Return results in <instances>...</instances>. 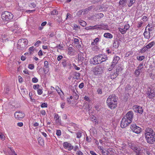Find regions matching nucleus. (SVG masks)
<instances>
[{"instance_id": "nucleus-50", "label": "nucleus", "mask_w": 155, "mask_h": 155, "mask_svg": "<svg viewBox=\"0 0 155 155\" xmlns=\"http://www.w3.org/2000/svg\"><path fill=\"white\" fill-rule=\"evenodd\" d=\"M37 93L39 95H41L42 93V91L41 89H38L37 90Z\"/></svg>"}, {"instance_id": "nucleus-55", "label": "nucleus", "mask_w": 155, "mask_h": 155, "mask_svg": "<svg viewBox=\"0 0 155 155\" xmlns=\"http://www.w3.org/2000/svg\"><path fill=\"white\" fill-rule=\"evenodd\" d=\"M40 114L44 116L46 114V112L45 110H42L40 111Z\"/></svg>"}, {"instance_id": "nucleus-30", "label": "nucleus", "mask_w": 155, "mask_h": 155, "mask_svg": "<svg viewBox=\"0 0 155 155\" xmlns=\"http://www.w3.org/2000/svg\"><path fill=\"white\" fill-rule=\"evenodd\" d=\"M38 143L41 145H44V142L43 140L41 138L39 137L38 139Z\"/></svg>"}, {"instance_id": "nucleus-33", "label": "nucleus", "mask_w": 155, "mask_h": 155, "mask_svg": "<svg viewBox=\"0 0 155 155\" xmlns=\"http://www.w3.org/2000/svg\"><path fill=\"white\" fill-rule=\"evenodd\" d=\"M74 51V49L72 47H69L68 48V53L69 54H71Z\"/></svg>"}, {"instance_id": "nucleus-53", "label": "nucleus", "mask_w": 155, "mask_h": 155, "mask_svg": "<svg viewBox=\"0 0 155 155\" xmlns=\"http://www.w3.org/2000/svg\"><path fill=\"white\" fill-rule=\"evenodd\" d=\"M32 81L34 83H37L38 81V79L36 78H34L32 79Z\"/></svg>"}, {"instance_id": "nucleus-8", "label": "nucleus", "mask_w": 155, "mask_h": 155, "mask_svg": "<svg viewBox=\"0 0 155 155\" xmlns=\"http://www.w3.org/2000/svg\"><path fill=\"white\" fill-rule=\"evenodd\" d=\"M130 129L134 132L137 134L141 132V128L135 124H131L130 126Z\"/></svg>"}, {"instance_id": "nucleus-34", "label": "nucleus", "mask_w": 155, "mask_h": 155, "mask_svg": "<svg viewBox=\"0 0 155 155\" xmlns=\"http://www.w3.org/2000/svg\"><path fill=\"white\" fill-rule=\"evenodd\" d=\"M67 60L66 59H63L62 60V63L63 67H65L67 66Z\"/></svg>"}, {"instance_id": "nucleus-29", "label": "nucleus", "mask_w": 155, "mask_h": 155, "mask_svg": "<svg viewBox=\"0 0 155 155\" xmlns=\"http://www.w3.org/2000/svg\"><path fill=\"white\" fill-rule=\"evenodd\" d=\"M82 132L81 131H78L76 133L77 138H80L82 136Z\"/></svg>"}, {"instance_id": "nucleus-49", "label": "nucleus", "mask_w": 155, "mask_h": 155, "mask_svg": "<svg viewBox=\"0 0 155 155\" xmlns=\"http://www.w3.org/2000/svg\"><path fill=\"white\" fill-rule=\"evenodd\" d=\"M41 107L42 108L47 107V104L45 103H43L41 104Z\"/></svg>"}, {"instance_id": "nucleus-46", "label": "nucleus", "mask_w": 155, "mask_h": 155, "mask_svg": "<svg viewBox=\"0 0 155 155\" xmlns=\"http://www.w3.org/2000/svg\"><path fill=\"white\" fill-rule=\"evenodd\" d=\"M28 68L31 70L33 69H34V65L33 64H31L28 65Z\"/></svg>"}, {"instance_id": "nucleus-35", "label": "nucleus", "mask_w": 155, "mask_h": 155, "mask_svg": "<svg viewBox=\"0 0 155 155\" xmlns=\"http://www.w3.org/2000/svg\"><path fill=\"white\" fill-rule=\"evenodd\" d=\"M144 153H146L148 155H150V153L149 150L147 148L144 149Z\"/></svg>"}, {"instance_id": "nucleus-14", "label": "nucleus", "mask_w": 155, "mask_h": 155, "mask_svg": "<svg viewBox=\"0 0 155 155\" xmlns=\"http://www.w3.org/2000/svg\"><path fill=\"white\" fill-rule=\"evenodd\" d=\"M54 117L56 123L59 125H62L60 117L59 116L58 114L55 113L54 114Z\"/></svg>"}, {"instance_id": "nucleus-26", "label": "nucleus", "mask_w": 155, "mask_h": 155, "mask_svg": "<svg viewBox=\"0 0 155 155\" xmlns=\"http://www.w3.org/2000/svg\"><path fill=\"white\" fill-rule=\"evenodd\" d=\"M155 42L154 41H151V42L150 43L147 45H146V46L147 47L148 49L151 48L155 44Z\"/></svg>"}, {"instance_id": "nucleus-52", "label": "nucleus", "mask_w": 155, "mask_h": 155, "mask_svg": "<svg viewBox=\"0 0 155 155\" xmlns=\"http://www.w3.org/2000/svg\"><path fill=\"white\" fill-rule=\"evenodd\" d=\"M73 66L77 70H79L80 69V68L79 67H78L75 64H73Z\"/></svg>"}, {"instance_id": "nucleus-58", "label": "nucleus", "mask_w": 155, "mask_h": 155, "mask_svg": "<svg viewBox=\"0 0 155 155\" xmlns=\"http://www.w3.org/2000/svg\"><path fill=\"white\" fill-rule=\"evenodd\" d=\"M36 6V5L35 3H32L31 4L30 7H31V8H35V7Z\"/></svg>"}, {"instance_id": "nucleus-3", "label": "nucleus", "mask_w": 155, "mask_h": 155, "mask_svg": "<svg viewBox=\"0 0 155 155\" xmlns=\"http://www.w3.org/2000/svg\"><path fill=\"white\" fill-rule=\"evenodd\" d=\"M107 59V58L106 55L104 54H99L91 59L90 62L91 64L96 65L105 61Z\"/></svg>"}, {"instance_id": "nucleus-11", "label": "nucleus", "mask_w": 155, "mask_h": 155, "mask_svg": "<svg viewBox=\"0 0 155 155\" xmlns=\"http://www.w3.org/2000/svg\"><path fill=\"white\" fill-rule=\"evenodd\" d=\"M143 68V64H140L137 67V69L136 70L134 74L136 77H138L140 73L142 72V69Z\"/></svg>"}, {"instance_id": "nucleus-20", "label": "nucleus", "mask_w": 155, "mask_h": 155, "mask_svg": "<svg viewBox=\"0 0 155 155\" xmlns=\"http://www.w3.org/2000/svg\"><path fill=\"white\" fill-rule=\"evenodd\" d=\"M127 2V0H120L119 2V5L124 7L126 5Z\"/></svg>"}, {"instance_id": "nucleus-59", "label": "nucleus", "mask_w": 155, "mask_h": 155, "mask_svg": "<svg viewBox=\"0 0 155 155\" xmlns=\"http://www.w3.org/2000/svg\"><path fill=\"white\" fill-rule=\"evenodd\" d=\"M41 41H37L35 43L34 45L35 46H38L39 44H41Z\"/></svg>"}, {"instance_id": "nucleus-19", "label": "nucleus", "mask_w": 155, "mask_h": 155, "mask_svg": "<svg viewBox=\"0 0 155 155\" xmlns=\"http://www.w3.org/2000/svg\"><path fill=\"white\" fill-rule=\"evenodd\" d=\"M143 35L146 38L149 39L150 37L149 32H147L145 31L144 32Z\"/></svg>"}, {"instance_id": "nucleus-15", "label": "nucleus", "mask_w": 155, "mask_h": 155, "mask_svg": "<svg viewBox=\"0 0 155 155\" xmlns=\"http://www.w3.org/2000/svg\"><path fill=\"white\" fill-rule=\"evenodd\" d=\"M44 65L43 68V70L45 73H47L49 70L48 63L47 61L44 62Z\"/></svg>"}, {"instance_id": "nucleus-9", "label": "nucleus", "mask_w": 155, "mask_h": 155, "mask_svg": "<svg viewBox=\"0 0 155 155\" xmlns=\"http://www.w3.org/2000/svg\"><path fill=\"white\" fill-rule=\"evenodd\" d=\"M133 109L136 113L142 114L143 111L142 107L137 105H134L133 107Z\"/></svg>"}, {"instance_id": "nucleus-62", "label": "nucleus", "mask_w": 155, "mask_h": 155, "mask_svg": "<svg viewBox=\"0 0 155 155\" xmlns=\"http://www.w3.org/2000/svg\"><path fill=\"white\" fill-rule=\"evenodd\" d=\"M97 92L99 94H102V91L101 89L98 88L97 90Z\"/></svg>"}, {"instance_id": "nucleus-31", "label": "nucleus", "mask_w": 155, "mask_h": 155, "mask_svg": "<svg viewBox=\"0 0 155 155\" xmlns=\"http://www.w3.org/2000/svg\"><path fill=\"white\" fill-rule=\"evenodd\" d=\"M113 46L114 48H117L119 46V44L118 41H114L113 43Z\"/></svg>"}, {"instance_id": "nucleus-12", "label": "nucleus", "mask_w": 155, "mask_h": 155, "mask_svg": "<svg viewBox=\"0 0 155 155\" xmlns=\"http://www.w3.org/2000/svg\"><path fill=\"white\" fill-rule=\"evenodd\" d=\"M124 117L125 118L126 117L128 120H129L132 122L134 117L133 112L132 111H128Z\"/></svg>"}, {"instance_id": "nucleus-5", "label": "nucleus", "mask_w": 155, "mask_h": 155, "mask_svg": "<svg viewBox=\"0 0 155 155\" xmlns=\"http://www.w3.org/2000/svg\"><path fill=\"white\" fill-rule=\"evenodd\" d=\"M2 19L4 21H10L12 19L13 15V14L8 11H5L2 12L1 14Z\"/></svg>"}, {"instance_id": "nucleus-6", "label": "nucleus", "mask_w": 155, "mask_h": 155, "mask_svg": "<svg viewBox=\"0 0 155 155\" xmlns=\"http://www.w3.org/2000/svg\"><path fill=\"white\" fill-rule=\"evenodd\" d=\"M146 94L149 99H152L155 97V90L153 88L149 87Z\"/></svg>"}, {"instance_id": "nucleus-39", "label": "nucleus", "mask_w": 155, "mask_h": 155, "mask_svg": "<svg viewBox=\"0 0 155 155\" xmlns=\"http://www.w3.org/2000/svg\"><path fill=\"white\" fill-rule=\"evenodd\" d=\"M123 27L125 29V30L127 31L129 28L130 25L129 24H126Z\"/></svg>"}, {"instance_id": "nucleus-25", "label": "nucleus", "mask_w": 155, "mask_h": 155, "mask_svg": "<svg viewBox=\"0 0 155 155\" xmlns=\"http://www.w3.org/2000/svg\"><path fill=\"white\" fill-rule=\"evenodd\" d=\"M104 14L102 13H100L97 14H95L94 16L97 19H100L103 17Z\"/></svg>"}, {"instance_id": "nucleus-28", "label": "nucleus", "mask_w": 155, "mask_h": 155, "mask_svg": "<svg viewBox=\"0 0 155 155\" xmlns=\"http://www.w3.org/2000/svg\"><path fill=\"white\" fill-rule=\"evenodd\" d=\"M29 55L32 54V52H33L35 50V48L34 46H32L29 48Z\"/></svg>"}, {"instance_id": "nucleus-57", "label": "nucleus", "mask_w": 155, "mask_h": 155, "mask_svg": "<svg viewBox=\"0 0 155 155\" xmlns=\"http://www.w3.org/2000/svg\"><path fill=\"white\" fill-rule=\"evenodd\" d=\"M84 99L88 102H89L90 101V100L89 97L87 96H85L84 97Z\"/></svg>"}, {"instance_id": "nucleus-32", "label": "nucleus", "mask_w": 155, "mask_h": 155, "mask_svg": "<svg viewBox=\"0 0 155 155\" xmlns=\"http://www.w3.org/2000/svg\"><path fill=\"white\" fill-rule=\"evenodd\" d=\"M148 48L146 46L144 47H143L140 50V52L142 53H143L145 52L146 51L148 50Z\"/></svg>"}, {"instance_id": "nucleus-41", "label": "nucleus", "mask_w": 155, "mask_h": 155, "mask_svg": "<svg viewBox=\"0 0 155 155\" xmlns=\"http://www.w3.org/2000/svg\"><path fill=\"white\" fill-rule=\"evenodd\" d=\"M65 103L64 102H61L60 103V107L62 109H64L65 106Z\"/></svg>"}, {"instance_id": "nucleus-48", "label": "nucleus", "mask_w": 155, "mask_h": 155, "mask_svg": "<svg viewBox=\"0 0 155 155\" xmlns=\"http://www.w3.org/2000/svg\"><path fill=\"white\" fill-rule=\"evenodd\" d=\"M5 137L3 134L2 133H0V138L2 140H5Z\"/></svg>"}, {"instance_id": "nucleus-47", "label": "nucleus", "mask_w": 155, "mask_h": 155, "mask_svg": "<svg viewBox=\"0 0 155 155\" xmlns=\"http://www.w3.org/2000/svg\"><path fill=\"white\" fill-rule=\"evenodd\" d=\"M40 86L39 84H35L33 86V88L36 90V89H38L39 88Z\"/></svg>"}, {"instance_id": "nucleus-24", "label": "nucleus", "mask_w": 155, "mask_h": 155, "mask_svg": "<svg viewBox=\"0 0 155 155\" xmlns=\"http://www.w3.org/2000/svg\"><path fill=\"white\" fill-rule=\"evenodd\" d=\"M9 155H17L15 152V151L12 149L11 148H9V150L8 151Z\"/></svg>"}, {"instance_id": "nucleus-18", "label": "nucleus", "mask_w": 155, "mask_h": 155, "mask_svg": "<svg viewBox=\"0 0 155 155\" xmlns=\"http://www.w3.org/2000/svg\"><path fill=\"white\" fill-rule=\"evenodd\" d=\"M120 59V58L118 56H114L113 58L112 62V66H115Z\"/></svg>"}, {"instance_id": "nucleus-54", "label": "nucleus", "mask_w": 155, "mask_h": 155, "mask_svg": "<svg viewBox=\"0 0 155 155\" xmlns=\"http://www.w3.org/2000/svg\"><path fill=\"white\" fill-rule=\"evenodd\" d=\"M74 41L75 44H79V40L78 39L76 38H74Z\"/></svg>"}, {"instance_id": "nucleus-7", "label": "nucleus", "mask_w": 155, "mask_h": 155, "mask_svg": "<svg viewBox=\"0 0 155 155\" xmlns=\"http://www.w3.org/2000/svg\"><path fill=\"white\" fill-rule=\"evenodd\" d=\"M131 121L124 117L122 119L120 123V127L122 128H124L131 123Z\"/></svg>"}, {"instance_id": "nucleus-2", "label": "nucleus", "mask_w": 155, "mask_h": 155, "mask_svg": "<svg viewBox=\"0 0 155 155\" xmlns=\"http://www.w3.org/2000/svg\"><path fill=\"white\" fill-rule=\"evenodd\" d=\"M107 104L111 109L116 108L117 106V99L114 94H112L109 96L107 100Z\"/></svg>"}, {"instance_id": "nucleus-56", "label": "nucleus", "mask_w": 155, "mask_h": 155, "mask_svg": "<svg viewBox=\"0 0 155 155\" xmlns=\"http://www.w3.org/2000/svg\"><path fill=\"white\" fill-rule=\"evenodd\" d=\"M76 154L78 155H83V153L80 150H78L76 153Z\"/></svg>"}, {"instance_id": "nucleus-51", "label": "nucleus", "mask_w": 155, "mask_h": 155, "mask_svg": "<svg viewBox=\"0 0 155 155\" xmlns=\"http://www.w3.org/2000/svg\"><path fill=\"white\" fill-rule=\"evenodd\" d=\"M142 20L144 21H146L148 20L147 17L146 16H143L142 18Z\"/></svg>"}, {"instance_id": "nucleus-1", "label": "nucleus", "mask_w": 155, "mask_h": 155, "mask_svg": "<svg viewBox=\"0 0 155 155\" xmlns=\"http://www.w3.org/2000/svg\"><path fill=\"white\" fill-rule=\"evenodd\" d=\"M147 142L150 144L153 143L155 141V134L153 130L150 128L146 129L144 134Z\"/></svg>"}, {"instance_id": "nucleus-10", "label": "nucleus", "mask_w": 155, "mask_h": 155, "mask_svg": "<svg viewBox=\"0 0 155 155\" xmlns=\"http://www.w3.org/2000/svg\"><path fill=\"white\" fill-rule=\"evenodd\" d=\"M15 117L18 119H20L24 117L25 114L21 111H18L15 112L14 114Z\"/></svg>"}, {"instance_id": "nucleus-17", "label": "nucleus", "mask_w": 155, "mask_h": 155, "mask_svg": "<svg viewBox=\"0 0 155 155\" xmlns=\"http://www.w3.org/2000/svg\"><path fill=\"white\" fill-rule=\"evenodd\" d=\"M101 25H96L93 26H88L85 27V29L86 30H94L95 29H101V27H100Z\"/></svg>"}, {"instance_id": "nucleus-27", "label": "nucleus", "mask_w": 155, "mask_h": 155, "mask_svg": "<svg viewBox=\"0 0 155 155\" xmlns=\"http://www.w3.org/2000/svg\"><path fill=\"white\" fill-rule=\"evenodd\" d=\"M133 150L137 153V154H139L140 151V148L137 147H134L132 148Z\"/></svg>"}, {"instance_id": "nucleus-22", "label": "nucleus", "mask_w": 155, "mask_h": 155, "mask_svg": "<svg viewBox=\"0 0 155 155\" xmlns=\"http://www.w3.org/2000/svg\"><path fill=\"white\" fill-rule=\"evenodd\" d=\"M104 36L106 38L110 39L112 38H113V35L108 33H105L104 35Z\"/></svg>"}, {"instance_id": "nucleus-64", "label": "nucleus", "mask_w": 155, "mask_h": 155, "mask_svg": "<svg viewBox=\"0 0 155 155\" xmlns=\"http://www.w3.org/2000/svg\"><path fill=\"white\" fill-rule=\"evenodd\" d=\"M90 153L92 155H97V154L94 151H91Z\"/></svg>"}, {"instance_id": "nucleus-13", "label": "nucleus", "mask_w": 155, "mask_h": 155, "mask_svg": "<svg viewBox=\"0 0 155 155\" xmlns=\"http://www.w3.org/2000/svg\"><path fill=\"white\" fill-rule=\"evenodd\" d=\"M63 144L64 147L68 150H71L73 149V146H72L71 143H69L68 142H65L63 143Z\"/></svg>"}, {"instance_id": "nucleus-45", "label": "nucleus", "mask_w": 155, "mask_h": 155, "mask_svg": "<svg viewBox=\"0 0 155 155\" xmlns=\"http://www.w3.org/2000/svg\"><path fill=\"white\" fill-rule=\"evenodd\" d=\"M56 134L58 136H60L61 134V130H57Z\"/></svg>"}, {"instance_id": "nucleus-21", "label": "nucleus", "mask_w": 155, "mask_h": 155, "mask_svg": "<svg viewBox=\"0 0 155 155\" xmlns=\"http://www.w3.org/2000/svg\"><path fill=\"white\" fill-rule=\"evenodd\" d=\"M118 29L119 31L122 34H125L127 31L125 30L123 26H121Z\"/></svg>"}, {"instance_id": "nucleus-37", "label": "nucleus", "mask_w": 155, "mask_h": 155, "mask_svg": "<svg viewBox=\"0 0 155 155\" xmlns=\"http://www.w3.org/2000/svg\"><path fill=\"white\" fill-rule=\"evenodd\" d=\"M90 119L91 120L93 121L95 123L97 122V120L96 119V117L94 116H92L90 117Z\"/></svg>"}, {"instance_id": "nucleus-43", "label": "nucleus", "mask_w": 155, "mask_h": 155, "mask_svg": "<svg viewBox=\"0 0 155 155\" xmlns=\"http://www.w3.org/2000/svg\"><path fill=\"white\" fill-rule=\"evenodd\" d=\"M144 58L145 57L144 56H137V60H138L142 61L144 59Z\"/></svg>"}, {"instance_id": "nucleus-36", "label": "nucleus", "mask_w": 155, "mask_h": 155, "mask_svg": "<svg viewBox=\"0 0 155 155\" xmlns=\"http://www.w3.org/2000/svg\"><path fill=\"white\" fill-rule=\"evenodd\" d=\"M1 38L3 41H5L7 39V36L5 35H2L1 36Z\"/></svg>"}, {"instance_id": "nucleus-23", "label": "nucleus", "mask_w": 155, "mask_h": 155, "mask_svg": "<svg viewBox=\"0 0 155 155\" xmlns=\"http://www.w3.org/2000/svg\"><path fill=\"white\" fill-rule=\"evenodd\" d=\"M118 74V71H117V70L116 72H115L112 75L110 76V78L113 79L115 78Z\"/></svg>"}, {"instance_id": "nucleus-60", "label": "nucleus", "mask_w": 155, "mask_h": 155, "mask_svg": "<svg viewBox=\"0 0 155 155\" xmlns=\"http://www.w3.org/2000/svg\"><path fill=\"white\" fill-rule=\"evenodd\" d=\"M23 123L22 122H18L17 123V125L19 127H21L23 126Z\"/></svg>"}, {"instance_id": "nucleus-63", "label": "nucleus", "mask_w": 155, "mask_h": 155, "mask_svg": "<svg viewBox=\"0 0 155 155\" xmlns=\"http://www.w3.org/2000/svg\"><path fill=\"white\" fill-rule=\"evenodd\" d=\"M84 86V84L83 83H81L79 85V87L80 88H82Z\"/></svg>"}, {"instance_id": "nucleus-38", "label": "nucleus", "mask_w": 155, "mask_h": 155, "mask_svg": "<svg viewBox=\"0 0 155 155\" xmlns=\"http://www.w3.org/2000/svg\"><path fill=\"white\" fill-rule=\"evenodd\" d=\"M55 90L58 94L60 92H62V91L60 89L59 87L57 86H56L55 87Z\"/></svg>"}, {"instance_id": "nucleus-42", "label": "nucleus", "mask_w": 155, "mask_h": 155, "mask_svg": "<svg viewBox=\"0 0 155 155\" xmlns=\"http://www.w3.org/2000/svg\"><path fill=\"white\" fill-rule=\"evenodd\" d=\"M80 24L82 26H85L86 25V23L84 21H82L80 22Z\"/></svg>"}, {"instance_id": "nucleus-16", "label": "nucleus", "mask_w": 155, "mask_h": 155, "mask_svg": "<svg viewBox=\"0 0 155 155\" xmlns=\"http://www.w3.org/2000/svg\"><path fill=\"white\" fill-rule=\"evenodd\" d=\"M20 28L18 27V25L17 23L16 22L14 24V26L11 29V30L12 31H14L15 33L17 32V31L18 30H20Z\"/></svg>"}, {"instance_id": "nucleus-44", "label": "nucleus", "mask_w": 155, "mask_h": 155, "mask_svg": "<svg viewBox=\"0 0 155 155\" xmlns=\"http://www.w3.org/2000/svg\"><path fill=\"white\" fill-rule=\"evenodd\" d=\"M74 75L76 76V78L78 79L80 76V74L79 73L75 72L74 73Z\"/></svg>"}, {"instance_id": "nucleus-40", "label": "nucleus", "mask_w": 155, "mask_h": 155, "mask_svg": "<svg viewBox=\"0 0 155 155\" xmlns=\"http://www.w3.org/2000/svg\"><path fill=\"white\" fill-rule=\"evenodd\" d=\"M60 96V98H61L62 100H63L64 99V93L62 92H60L58 94Z\"/></svg>"}, {"instance_id": "nucleus-4", "label": "nucleus", "mask_w": 155, "mask_h": 155, "mask_svg": "<svg viewBox=\"0 0 155 155\" xmlns=\"http://www.w3.org/2000/svg\"><path fill=\"white\" fill-rule=\"evenodd\" d=\"M28 41L25 38H21L18 41L17 44L18 49L20 50H24L26 48L28 45Z\"/></svg>"}, {"instance_id": "nucleus-61", "label": "nucleus", "mask_w": 155, "mask_h": 155, "mask_svg": "<svg viewBox=\"0 0 155 155\" xmlns=\"http://www.w3.org/2000/svg\"><path fill=\"white\" fill-rule=\"evenodd\" d=\"M74 97L76 99H78V95L76 93H74Z\"/></svg>"}]
</instances>
